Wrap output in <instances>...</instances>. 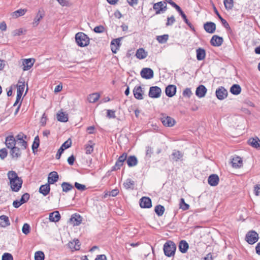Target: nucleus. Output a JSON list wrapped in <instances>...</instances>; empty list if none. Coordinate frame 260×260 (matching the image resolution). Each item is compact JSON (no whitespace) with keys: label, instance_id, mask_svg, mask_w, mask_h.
Returning <instances> with one entry per match:
<instances>
[{"label":"nucleus","instance_id":"obj_13","mask_svg":"<svg viewBox=\"0 0 260 260\" xmlns=\"http://www.w3.org/2000/svg\"><path fill=\"white\" fill-rule=\"evenodd\" d=\"M140 206L142 208H149L152 206L151 200L148 197H143L140 199Z\"/></svg>","mask_w":260,"mask_h":260},{"label":"nucleus","instance_id":"obj_55","mask_svg":"<svg viewBox=\"0 0 260 260\" xmlns=\"http://www.w3.org/2000/svg\"><path fill=\"white\" fill-rule=\"evenodd\" d=\"M2 260H13V257L11 254L5 253L2 256Z\"/></svg>","mask_w":260,"mask_h":260},{"label":"nucleus","instance_id":"obj_49","mask_svg":"<svg viewBox=\"0 0 260 260\" xmlns=\"http://www.w3.org/2000/svg\"><path fill=\"white\" fill-rule=\"evenodd\" d=\"M43 18V16L40 13V11L37 14L36 17L34 19V21L33 24L34 25L37 26L38 25L40 21Z\"/></svg>","mask_w":260,"mask_h":260},{"label":"nucleus","instance_id":"obj_29","mask_svg":"<svg viewBox=\"0 0 260 260\" xmlns=\"http://www.w3.org/2000/svg\"><path fill=\"white\" fill-rule=\"evenodd\" d=\"M126 162L129 167L135 166L138 164L137 158L135 156H130L126 158Z\"/></svg>","mask_w":260,"mask_h":260},{"label":"nucleus","instance_id":"obj_28","mask_svg":"<svg viewBox=\"0 0 260 260\" xmlns=\"http://www.w3.org/2000/svg\"><path fill=\"white\" fill-rule=\"evenodd\" d=\"M50 184L48 183L44 185H42L39 188V192L43 194L44 196H47L50 192Z\"/></svg>","mask_w":260,"mask_h":260},{"label":"nucleus","instance_id":"obj_59","mask_svg":"<svg viewBox=\"0 0 260 260\" xmlns=\"http://www.w3.org/2000/svg\"><path fill=\"white\" fill-rule=\"evenodd\" d=\"M176 10L179 13L180 15L181 16L184 21H185L186 19H187L186 15L182 11V10H181L179 6Z\"/></svg>","mask_w":260,"mask_h":260},{"label":"nucleus","instance_id":"obj_4","mask_svg":"<svg viewBox=\"0 0 260 260\" xmlns=\"http://www.w3.org/2000/svg\"><path fill=\"white\" fill-rule=\"evenodd\" d=\"M153 9L155 11V14L163 13L167 10V5L165 2H159L154 4Z\"/></svg>","mask_w":260,"mask_h":260},{"label":"nucleus","instance_id":"obj_47","mask_svg":"<svg viewBox=\"0 0 260 260\" xmlns=\"http://www.w3.org/2000/svg\"><path fill=\"white\" fill-rule=\"evenodd\" d=\"M224 5L226 9H232L233 7V0H224Z\"/></svg>","mask_w":260,"mask_h":260},{"label":"nucleus","instance_id":"obj_18","mask_svg":"<svg viewBox=\"0 0 260 260\" xmlns=\"http://www.w3.org/2000/svg\"><path fill=\"white\" fill-rule=\"evenodd\" d=\"M161 122L165 126L169 127L173 126L175 123V120L169 116L162 118Z\"/></svg>","mask_w":260,"mask_h":260},{"label":"nucleus","instance_id":"obj_39","mask_svg":"<svg viewBox=\"0 0 260 260\" xmlns=\"http://www.w3.org/2000/svg\"><path fill=\"white\" fill-rule=\"evenodd\" d=\"M25 88V84L24 81L19 80L17 84V93L22 94Z\"/></svg>","mask_w":260,"mask_h":260},{"label":"nucleus","instance_id":"obj_14","mask_svg":"<svg viewBox=\"0 0 260 260\" xmlns=\"http://www.w3.org/2000/svg\"><path fill=\"white\" fill-rule=\"evenodd\" d=\"M70 220L73 225H79L82 222V218L79 214H74L72 215Z\"/></svg>","mask_w":260,"mask_h":260},{"label":"nucleus","instance_id":"obj_44","mask_svg":"<svg viewBox=\"0 0 260 260\" xmlns=\"http://www.w3.org/2000/svg\"><path fill=\"white\" fill-rule=\"evenodd\" d=\"M169 39L168 35H164L162 36H158L156 37L157 41L161 44L165 43L167 42Z\"/></svg>","mask_w":260,"mask_h":260},{"label":"nucleus","instance_id":"obj_33","mask_svg":"<svg viewBox=\"0 0 260 260\" xmlns=\"http://www.w3.org/2000/svg\"><path fill=\"white\" fill-rule=\"evenodd\" d=\"M183 156V154L179 151L175 150L172 154V159L174 161H177L181 160Z\"/></svg>","mask_w":260,"mask_h":260},{"label":"nucleus","instance_id":"obj_3","mask_svg":"<svg viewBox=\"0 0 260 260\" xmlns=\"http://www.w3.org/2000/svg\"><path fill=\"white\" fill-rule=\"evenodd\" d=\"M176 249L175 243L171 241H167L164 245L163 249L165 254L168 257H171L175 254Z\"/></svg>","mask_w":260,"mask_h":260},{"label":"nucleus","instance_id":"obj_61","mask_svg":"<svg viewBox=\"0 0 260 260\" xmlns=\"http://www.w3.org/2000/svg\"><path fill=\"white\" fill-rule=\"evenodd\" d=\"M13 36H20L23 34V29L19 28L14 30L12 32Z\"/></svg>","mask_w":260,"mask_h":260},{"label":"nucleus","instance_id":"obj_8","mask_svg":"<svg viewBox=\"0 0 260 260\" xmlns=\"http://www.w3.org/2000/svg\"><path fill=\"white\" fill-rule=\"evenodd\" d=\"M161 89L158 86H152L149 89L148 95L152 98H158L160 96Z\"/></svg>","mask_w":260,"mask_h":260},{"label":"nucleus","instance_id":"obj_19","mask_svg":"<svg viewBox=\"0 0 260 260\" xmlns=\"http://www.w3.org/2000/svg\"><path fill=\"white\" fill-rule=\"evenodd\" d=\"M35 62V59L34 58L25 59L23 61V70L27 71L29 70L31 67L33 66Z\"/></svg>","mask_w":260,"mask_h":260},{"label":"nucleus","instance_id":"obj_63","mask_svg":"<svg viewBox=\"0 0 260 260\" xmlns=\"http://www.w3.org/2000/svg\"><path fill=\"white\" fill-rule=\"evenodd\" d=\"M16 142L19 141V140H20L21 139H27V136L26 135H25L24 134H23V133H20V134H19L18 135H17V136L16 137Z\"/></svg>","mask_w":260,"mask_h":260},{"label":"nucleus","instance_id":"obj_41","mask_svg":"<svg viewBox=\"0 0 260 260\" xmlns=\"http://www.w3.org/2000/svg\"><path fill=\"white\" fill-rule=\"evenodd\" d=\"M135 182L131 179H127L124 182L123 185L126 189H133Z\"/></svg>","mask_w":260,"mask_h":260},{"label":"nucleus","instance_id":"obj_56","mask_svg":"<svg viewBox=\"0 0 260 260\" xmlns=\"http://www.w3.org/2000/svg\"><path fill=\"white\" fill-rule=\"evenodd\" d=\"M190 88H186L183 91V95L184 96H186L187 98H190V96L192 94Z\"/></svg>","mask_w":260,"mask_h":260},{"label":"nucleus","instance_id":"obj_57","mask_svg":"<svg viewBox=\"0 0 260 260\" xmlns=\"http://www.w3.org/2000/svg\"><path fill=\"white\" fill-rule=\"evenodd\" d=\"M75 186L77 189L81 191H83L86 189L85 185L80 184L78 182H75Z\"/></svg>","mask_w":260,"mask_h":260},{"label":"nucleus","instance_id":"obj_58","mask_svg":"<svg viewBox=\"0 0 260 260\" xmlns=\"http://www.w3.org/2000/svg\"><path fill=\"white\" fill-rule=\"evenodd\" d=\"M105 28L102 25L97 26L94 27V31L96 33H101L104 31Z\"/></svg>","mask_w":260,"mask_h":260},{"label":"nucleus","instance_id":"obj_16","mask_svg":"<svg viewBox=\"0 0 260 260\" xmlns=\"http://www.w3.org/2000/svg\"><path fill=\"white\" fill-rule=\"evenodd\" d=\"M5 143L7 147L11 149L15 146L16 140L13 136H9L6 138Z\"/></svg>","mask_w":260,"mask_h":260},{"label":"nucleus","instance_id":"obj_43","mask_svg":"<svg viewBox=\"0 0 260 260\" xmlns=\"http://www.w3.org/2000/svg\"><path fill=\"white\" fill-rule=\"evenodd\" d=\"M155 212L156 214L158 216H162L165 212V208L164 206L158 205L155 207Z\"/></svg>","mask_w":260,"mask_h":260},{"label":"nucleus","instance_id":"obj_51","mask_svg":"<svg viewBox=\"0 0 260 260\" xmlns=\"http://www.w3.org/2000/svg\"><path fill=\"white\" fill-rule=\"evenodd\" d=\"M29 194L28 193H25L24 194H23L20 201V202H21L22 204H24L26 202H27L29 199Z\"/></svg>","mask_w":260,"mask_h":260},{"label":"nucleus","instance_id":"obj_25","mask_svg":"<svg viewBox=\"0 0 260 260\" xmlns=\"http://www.w3.org/2000/svg\"><path fill=\"white\" fill-rule=\"evenodd\" d=\"M56 118L59 121L67 122L68 120V115L61 110L57 113Z\"/></svg>","mask_w":260,"mask_h":260},{"label":"nucleus","instance_id":"obj_6","mask_svg":"<svg viewBox=\"0 0 260 260\" xmlns=\"http://www.w3.org/2000/svg\"><path fill=\"white\" fill-rule=\"evenodd\" d=\"M216 96L219 100H223L225 99L228 95L227 90L223 86H220L216 90Z\"/></svg>","mask_w":260,"mask_h":260},{"label":"nucleus","instance_id":"obj_12","mask_svg":"<svg viewBox=\"0 0 260 260\" xmlns=\"http://www.w3.org/2000/svg\"><path fill=\"white\" fill-rule=\"evenodd\" d=\"M223 42V38L217 35H214L210 40L211 44L213 46L216 47L221 46Z\"/></svg>","mask_w":260,"mask_h":260},{"label":"nucleus","instance_id":"obj_34","mask_svg":"<svg viewBox=\"0 0 260 260\" xmlns=\"http://www.w3.org/2000/svg\"><path fill=\"white\" fill-rule=\"evenodd\" d=\"M94 145V143L91 140L89 141L87 144L85 145V149L87 154H90L93 152Z\"/></svg>","mask_w":260,"mask_h":260},{"label":"nucleus","instance_id":"obj_31","mask_svg":"<svg viewBox=\"0 0 260 260\" xmlns=\"http://www.w3.org/2000/svg\"><path fill=\"white\" fill-rule=\"evenodd\" d=\"M136 56L138 58L143 59L147 57V52L143 48H139L136 51Z\"/></svg>","mask_w":260,"mask_h":260},{"label":"nucleus","instance_id":"obj_45","mask_svg":"<svg viewBox=\"0 0 260 260\" xmlns=\"http://www.w3.org/2000/svg\"><path fill=\"white\" fill-rule=\"evenodd\" d=\"M44 253L41 251H38L35 253V260H44Z\"/></svg>","mask_w":260,"mask_h":260},{"label":"nucleus","instance_id":"obj_37","mask_svg":"<svg viewBox=\"0 0 260 260\" xmlns=\"http://www.w3.org/2000/svg\"><path fill=\"white\" fill-rule=\"evenodd\" d=\"M63 192H67L74 188V186L68 182H63L61 184Z\"/></svg>","mask_w":260,"mask_h":260},{"label":"nucleus","instance_id":"obj_7","mask_svg":"<svg viewBox=\"0 0 260 260\" xmlns=\"http://www.w3.org/2000/svg\"><path fill=\"white\" fill-rule=\"evenodd\" d=\"M127 154L123 153L120 155L118 160L116 161L115 165L112 167V171H116L120 169V167L123 165V162L126 160Z\"/></svg>","mask_w":260,"mask_h":260},{"label":"nucleus","instance_id":"obj_11","mask_svg":"<svg viewBox=\"0 0 260 260\" xmlns=\"http://www.w3.org/2000/svg\"><path fill=\"white\" fill-rule=\"evenodd\" d=\"M204 28L207 32L213 34L216 30V24L212 22H207L204 24Z\"/></svg>","mask_w":260,"mask_h":260},{"label":"nucleus","instance_id":"obj_10","mask_svg":"<svg viewBox=\"0 0 260 260\" xmlns=\"http://www.w3.org/2000/svg\"><path fill=\"white\" fill-rule=\"evenodd\" d=\"M144 90L142 89L141 86H136L133 89V93L134 97L138 100H143Z\"/></svg>","mask_w":260,"mask_h":260},{"label":"nucleus","instance_id":"obj_20","mask_svg":"<svg viewBox=\"0 0 260 260\" xmlns=\"http://www.w3.org/2000/svg\"><path fill=\"white\" fill-rule=\"evenodd\" d=\"M166 94L169 97H172L176 92V87L174 85H169L166 88Z\"/></svg>","mask_w":260,"mask_h":260},{"label":"nucleus","instance_id":"obj_21","mask_svg":"<svg viewBox=\"0 0 260 260\" xmlns=\"http://www.w3.org/2000/svg\"><path fill=\"white\" fill-rule=\"evenodd\" d=\"M208 181L211 186H216L219 182V177L217 175L212 174L209 177Z\"/></svg>","mask_w":260,"mask_h":260},{"label":"nucleus","instance_id":"obj_53","mask_svg":"<svg viewBox=\"0 0 260 260\" xmlns=\"http://www.w3.org/2000/svg\"><path fill=\"white\" fill-rule=\"evenodd\" d=\"M175 21V19L174 16H171L167 18V22L166 24L167 26L172 25Z\"/></svg>","mask_w":260,"mask_h":260},{"label":"nucleus","instance_id":"obj_32","mask_svg":"<svg viewBox=\"0 0 260 260\" xmlns=\"http://www.w3.org/2000/svg\"><path fill=\"white\" fill-rule=\"evenodd\" d=\"M80 242L78 240H73L72 242H70L68 244L69 247L72 250H77L80 249Z\"/></svg>","mask_w":260,"mask_h":260},{"label":"nucleus","instance_id":"obj_60","mask_svg":"<svg viewBox=\"0 0 260 260\" xmlns=\"http://www.w3.org/2000/svg\"><path fill=\"white\" fill-rule=\"evenodd\" d=\"M47 121V116L45 113H44L40 120V124L42 126H44L46 124Z\"/></svg>","mask_w":260,"mask_h":260},{"label":"nucleus","instance_id":"obj_38","mask_svg":"<svg viewBox=\"0 0 260 260\" xmlns=\"http://www.w3.org/2000/svg\"><path fill=\"white\" fill-rule=\"evenodd\" d=\"M100 95L98 93H93L89 95L88 100L90 103H95L100 98Z\"/></svg>","mask_w":260,"mask_h":260},{"label":"nucleus","instance_id":"obj_9","mask_svg":"<svg viewBox=\"0 0 260 260\" xmlns=\"http://www.w3.org/2000/svg\"><path fill=\"white\" fill-rule=\"evenodd\" d=\"M140 75L143 78L149 79L153 77L154 73L152 69L146 68L141 70Z\"/></svg>","mask_w":260,"mask_h":260},{"label":"nucleus","instance_id":"obj_26","mask_svg":"<svg viewBox=\"0 0 260 260\" xmlns=\"http://www.w3.org/2000/svg\"><path fill=\"white\" fill-rule=\"evenodd\" d=\"M49 219L50 221L52 222H56L58 221L60 219L59 212L58 211H56L50 213Z\"/></svg>","mask_w":260,"mask_h":260},{"label":"nucleus","instance_id":"obj_5","mask_svg":"<svg viewBox=\"0 0 260 260\" xmlns=\"http://www.w3.org/2000/svg\"><path fill=\"white\" fill-rule=\"evenodd\" d=\"M258 239V234L254 231L248 232L245 237L246 241L250 244H253L256 242Z\"/></svg>","mask_w":260,"mask_h":260},{"label":"nucleus","instance_id":"obj_35","mask_svg":"<svg viewBox=\"0 0 260 260\" xmlns=\"http://www.w3.org/2000/svg\"><path fill=\"white\" fill-rule=\"evenodd\" d=\"M10 224L9 219L8 216L2 215L0 216V226L6 227Z\"/></svg>","mask_w":260,"mask_h":260},{"label":"nucleus","instance_id":"obj_27","mask_svg":"<svg viewBox=\"0 0 260 260\" xmlns=\"http://www.w3.org/2000/svg\"><path fill=\"white\" fill-rule=\"evenodd\" d=\"M189 248V245L187 242L185 240H181L179 242V249L182 253H185L187 252Z\"/></svg>","mask_w":260,"mask_h":260},{"label":"nucleus","instance_id":"obj_23","mask_svg":"<svg viewBox=\"0 0 260 260\" xmlns=\"http://www.w3.org/2000/svg\"><path fill=\"white\" fill-rule=\"evenodd\" d=\"M233 167L235 168H239L242 166L243 161L241 157L236 156L232 159L231 161Z\"/></svg>","mask_w":260,"mask_h":260},{"label":"nucleus","instance_id":"obj_1","mask_svg":"<svg viewBox=\"0 0 260 260\" xmlns=\"http://www.w3.org/2000/svg\"><path fill=\"white\" fill-rule=\"evenodd\" d=\"M8 178L10 181V187L13 191L18 192L22 187L23 180L18 177L16 172L10 171L7 173Z\"/></svg>","mask_w":260,"mask_h":260},{"label":"nucleus","instance_id":"obj_40","mask_svg":"<svg viewBox=\"0 0 260 260\" xmlns=\"http://www.w3.org/2000/svg\"><path fill=\"white\" fill-rule=\"evenodd\" d=\"M40 145V139L38 136H37L34 139V142L32 145V150L33 153H35L36 150L38 149Z\"/></svg>","mask_w":260,"mask_h":260},{"label":"nucleus","instance_id":"obj_30","mask_svg":"<svg viewBox=\"0 0 260 260\" xmlns=\"http://www.w3.org/2000/svg\"><path fill=\"white\" fill-rule=\"evenodd\" d=\"M197 58L198 60H204L206 56V52L205 49L199 48L196 50Z\"/></svg>","mask_w":260,"mask_h":260},{"label":"nucleus","instance_id":"obj_24","mask_svg":"<svg viewBox=\"0 0 260 260\" xmlns=\"http://www.w3.org/2000/svg\"><path fill=\"white\" fill-rule=\"evenodd\" d=\"M10 149V152L13 158L17 159L21 156V152L20 148L15 146Z\"/></svg>","mask_w":260,"mask_h":260},{"label":"nucleus","instance_id":"obj_46","mask_svg":"<svg viewBox=\"0 0 260 260\" xmlns=\"http://www.w3.org/2000/svg\"><path fill=\"white\" fill-rule=\"evenodd\" d=\"M179 206H180V208L182 209L183 210H188L189 208V205L185 203L184 199L183 198H181L180 199Z\"/></svg>","mask_w":260,"mask_h":260},{"label":"nucleus","instance_id":"obj_64","mask_svg":"<svg viewBox=\"0 0 260 260\" xmlns=\"http://www.w3.org/2000/svg\"><path fill=\"white\" fill-rule=\"evenodd\" d=\"M107 116L109 118H115V111L111 110H107Z\"/></svg>","mask_w":260,"mask_h":260},{"label":"nucleus","instance_id":"obj_50","mask_svg":"<svg viewBox=\"0 0 260 260\" xmlns=\"http://www.w3.org/2000/svg\"><path fill=\"white\" fill-rule=\"evenodd\" d=\"M71 145L72 140L70 138H69L67 141H66L65 142L63 143V144L61 146V148H62L63 149H64V150H65L70 147Z\"/></svg>","mask_w":260,"mask_h":260},{"label":"nucleus","instance_id":"obj_15","mask_svg":"<svg viewBox=\"0 0 260 260\" xmlns=\"http://www.w3.org/2000/svg\"><path fill=\"white\" fill-rule=\"evenodd\" d=\"M207 91V88L203 85H199L196 89V94L199 98H203L205 96Z\"/></svg>","mask_w":260,"mask_h":260},{"label":"nucleus","instance_id":"obj_54","mask_svg":"<svg viewBox=\"0 0 260 260\" xmlns=\"http://www.w3.org/2000/svg\"><path fill=\"white\" fill-rule=\"evenodd\" d=\"M8 154L7 149L6 148H3L0 149V157L4 159L5 158Z\"/></svg>","mask_w":260,"mask_h":260},{"label":"nucleus","instance_id":"obj_48","mask_svg":"<svg viewBox=\"0 0 260 260\" xmlns=\"http://www.w3.org/2000/svg\"><path fill=\"white\" fill-rule=\"evenodd\" d=\"M22 233L27 235L30 233V226L28 223H24L22 229Z\"/></svg>","mask_w":260,"mask_h":260},{"label":"nucleus","instance_id":"obj_62","mask_svg":"<svg viewBox=\"0 0 260 260\" xmlns=\"http://www.w3.org/2000/svg\"><path fill=\"white\" fill-rule=\"evenodd\" d=\"M219 19H220L222 25L224 26V27L225 28H230L229 23L227 22V21L225 19H224L222 17H219Z\"/></svg>","mask_w":260,"mask_h":260},{"label":"nucleus","instance_id":"obj_42","mask_svg":"<svg viewBox=\"0 0 260 260\" xmlns=\"http://www.w3.org/2000/svg\"><path fill=\"white\" fill-rule=\"evenodd\" d=\"M26 9H19V10L14 12L12 13V16L14 18H18V17L24 15L25 14V13H26Z\"/></svg>","mask_w":260,"mask_h":260},{"label":"nucleus","instance_id":"obj_52","mask_svg":"<svg viewBox=\"0 0 260 260\" xmlns=\"http://www.w3.org/2000/svg\"><path fill=\"white\" fill-rule=\"evenodd\" d=\"M26 139H22L20 140L17 141L18 144L19 145H20L21 146H22V149H26V148L27 147V144Z\"/></svg>","mask_w":260,"mask_h":260},{"label":"nucleus","instance_id":"obj_17","mask_svg":"<svg viewBox=\"0 0 260 260\" xmlns=\"http://www.w3.org/2000/svg\"><path fill=\"white\" fill-rule=\"evenodd\" d=\"M248 143L253 148L260 149V140L257 137L250 138Z\"/></svg>","mask_w":260,"mask_h":260},{"label":"nucleus","instance_id":"obj_22","mask_svg":"<svg viewBox=\"0 0 260 260\" xmlns=\"http://www.w3.org/2000/svg\"><path fill=\"white\" fill-rule=\"evenodd\" d=\"M58 179V175L56 172L53 171L49 173L48 178V183L53 184L57 181Z\"/></svg>","mask_w":260,"mask_h":260},{"label":"nucleus","instance_id":"obj_2","mask_svg":"<svg viewBox=\"0 0 260 260\" xmlns=\"http://www.w3.org/2000/svg\"><path fill=\"white\" fill-rule=\"evenodd\" d=\"M76 42L80 47L87 46L89 43V38L83 32H79L75 35Z\"/></svg>","mask_w":260,"mask_h":260},{"label":"nucleus","instance_id":"obj_36","mask_svg":"<svg viewBox=\"0 0 260 260\" xmlns=\"http://www.w3.org/2000/svg\"><path fill=\"white\" fill-rule=\"evenodd\" d=\"M241 91V88L238 84H234L230 88V92L234 95H238L240 94Z\"/></svg>","mask_w":260,"mask_h":260}]
</instances>
